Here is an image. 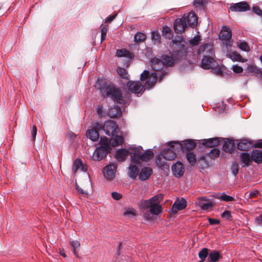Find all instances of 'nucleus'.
I'll return each instance as SVG.
<instances>
[{
    "label": "nucleus",
    "mask_w": 262,
    "mask_h": 262,
    "mask_svg": "<svg viewBox=\"0 0 262 262\" xmlns=\"http://www.w3.org/2000/svg\"><path fill=\"white\" fill-rule=\"evenodd\" d=\"M167 74V73L166 72H162L161 74L156 72H153L150 74L149 71L144 70L141 74L140 80L142 81L146 80L144 84V87L145 89L149 90L156 84L158 76L159 81L161 82L164 77Z\"/></svg>",
    "instance_id": "nucleus-1"
},
{
    "label": "nucleus",
    "mask_w": 262,
    "mask_h": 262,
    "mask_svg": "<svg viewBox=\"0 0 262 262\" xmlns=\"http://www.w3.org/2000/svg\"><path fill=\"white\" fill-rule=\"evenodd\" d=\"M100 91L103 97H111L114 101L120 104L124 103L121 91L114 85L109 84L103 86L100 89Z\"/></svg>",
    "instance_id": "nucleus-2"
},
{
    "label": "nucleus",
    "mask_w": 262,
    "mask_h": 262,
    "mask_svg": "<svg viewBox=\"0 0 262 262\" xmlns=\"http://www.w3.org/2000/svg\"><path fill=\"white\" fill-rule=\"evenodd\" d=\"M135 151L131 158L132 162L136 164H139L141 161L148 162L154 156V154L151 149H148L141 154L139 153V149L138 148H137Z\"/></svg>",
    "instance_id": "nucleus-3"
},
{
    "label": "nucleus",
    "mask_w": 262,
    "mask_h": 262,
    "mask_svg": "<svg viewBox=\"0 0 262 262\" xmlns=\"http://www.w3.org/2000/svg\"><path fill=\"white\" fill-rule=\"evenodd\" d=\"M128 90L132 93H135L137 96L139 94H142L144 92L143 86L140 81H129L127 83Z\"/></svg>",
    "instance_id": "nucleus-4"
},
{
    "label": "nucleus",
    "mask_w": 262,
    "mask_h": 262,
    "mask_svg": "<svg viewBox=\"0 0 262 262\" xmlns=\"http://www.w3.org/2000/svg\"><path fill=\"white\" fill-rule=\"evenodd\" d=\"M117 128L118 126L114 121H107L103 125V130L106 135L109 136H113L116 134Z\"/></svg>",
    "instance_id": "nucleus-5"
},
{
    "label": "nucleus",
    "mask_w": 262,
    "mask_h": 262,
    "mask_svg": "<svg viewBox=\"0 0 262 262\" xmlns=\"http://www.w3.org/2000/svg\"><path fill=\"white\" fill-rule=\"evenodd\" d=\"M187 25L183 16L177 18L173 24V28L176 33L181 34L187 29Z\"/></svg>",
    "instance_id": "nucleus-6"
},
{
    "label": "nucleus",
    "mask_w": 262,
    "mask_h": 262,
    "mask_svg": "<svg viewBox=\"0 0 262 262\" xmlns=\"http://www.w3.org/2000/svg\"><path fill=\"white\" fill-rule=\"evenodd\" d=\"M198 53L199 54L203 53V57L215 56L214 49L212 43H205L201 45L199 47Z\"/></svg>",
    "instance_id": "nucleus-7"
},
{
    "label": "nucleus",
    "mask_w": 262,
    "mask_h": 262,
    "mask_svg": "<svg viewBox=\"0 0 262 262\" xmlns=\"http://www.w3.org/2000/svg\"><path fill=\"white\" fill-rule=\"evenodd\" d=\"M117 167L116 163H111L104 168V176L108 180H112L115 178Z\"/></svg>",
    "instance_id": "nucleus-8"
},
{
    "label": "nucleus",
    "mask_w": 262,
    "mask_h": 262,
    "mask_svg": "<svg viewBox=\"0 0 262 262\" xmlns=\"http://www.w3.org/2000/svg\"><path fill=\"white\" fill-rule=\"evenodd\" d=\"M231 11L245 12L250 9V6L246 2H241L233 4L229 8Z\"/></svg>",
    "instance_id": "nucleus-9"
},
{
    "label": "nucleus",
    "mask_w": 262,
    "mask_h": 262,
    "mask_svg": "<svg viewBox=\"0 0 262 262\" xmlns=\"http://www.w3.org/2000/svg\"><path fill=\"white\" fill-rule=\"evenodd\" d=\"M187 206V202L184 198L181 200L177 199L173 204L171 209V212L172 214H176L178 211L184 209Z\"/></svg>",
    "instance_id": "nucleus-10"
},
{
    "label": "nucleus",
    "mask_w": 262,
    "mask_h": 262,
    "mask_svg": "<svg viewBox=\"0 0 262 262\" xmlns=\"http://www.w3.org/2000/svg\"><path fill=\"white\" fill-rule=\"evenodd\" d=\"M215 56L203 57L201 61V67L206 70L213 68L215 66Z\"/></svg>",
    "instance_id": "nucleus-11"
},
{
    "label": "nucleus",
    "mask_w": 262,
    "mask_h": 262,
    "mask_svg": "<svg viewBox=\"0 0 262 262\" xmlns=\"http://www.w3.org/2000/svg\"><path fill=\"white\" fill-rule=\"evenodd\" d=\"M164 66V65L162 59L155 57L151 60V67L153 70L156 72V73H159L160 74H161L162 72H166L162 70Z\"/></svg>",
    "instance_id": "nucleus-12"
},
{
    "label": "nucleus",
    "mask_w": 262,
    "mask_h": 262,
    "mask_svg": "<svg viewBox=\"0 0 262 262\" xmlns=\"http://www.w3.org/2000/svg\"><path fill=\"white\" fill-rule=\"evenodd\" d=\"M163 198L162 194H159L152 197L151 199L147 200H144L141 202V206L142 208L147 209L151 208L152 205L156 202L157 200H161Z\"/></svg>",
    "instance_id": "nucleus-13"
},
{
    "label": "nucleus",
    "mask_w": 262,
    "mask_h": 262,
    "mask_svg": "<svg viewBox=\"0 0 262 262\" xmlns=\"http://www.w3.org/2000/svg\"><path fill=\"white\" fill-rule=\"evenodd\" d=\"M110 149L105 147H98L96 148L93 155V159L96 161H100L105 157Z\"/></svg>",
    "instance_id": "nucleus-14"
},
{
    "label": "nucleus",
    "mask_w": 262,
    "mask_h": 262,
    "mask_svg": "<svg viewBox=\"0 0 262 262\" xmlns=\"http://www.w3.org/2000/svg\"><path fill=\"white\" fill-rule=\"evenodd\" d=\"M171 170L175 177L180 178L184 174V167L181 162H177L172 166Z\"/></svg>",
    "instance_id": "nucleus-15"
},
{
    "label": "nucleus",
    "mask_w": 262,
    "mask_h": 262,
    "mask_svg": "<svg viewBox=\"0 0 262 262\" xmlns=\"http://www.w3.org/2000/svg\"><path fill=\"white\" fill-rule=\"evenodd\" d=\"M182 40L183 39L181 37H179L177 39H174L172 40L173 44H176L177 46L180 45L182 48L181 50L176 51H173L174 54L177 56L180 54H181L180 56L186 55L187 53V50L185 48L184 44H182Z\"/></svg>",
    "instance_id": "nucleus-16"
},
{
    "label": "nucleus",
    "mask_w": 262,
    "mask_h": 262,
    "mask_svg": "<svg viewBox=\"0 0 262 262\" xmlns=\"http://www.w3.org/2000/svg\"><path fill=\"white\" fill-rule=\"evenodd\" d=\"M187 25L194 27L198 22V18L194 12H190L187 16H183Z\"/></svg>",
    "instance_id": "nucleus-17"
},
{
    "label": "nucleus",
    "mask_w": 262,
    "mask_h": 262,
    "mask_svg": "<svg viewBox=\"0 0 262 262\" xmlns=\"http://www.w3.org/2000/svg\"><path fill=\"white\" fill-rule=\"evenodd\" d=\"M152 173V170L148 167L142 168L139 174V179L141 181H145L148 179Z\"/></svg>",
    "instance_id": "nucleus-18"
},
{
    "label": "nucleus",
    "mask_w": 262,
    "mask_h": 262,
    "mask_svg": "<svg viewBox=\"0 0 262 262\" xmlns=\"http://www.w3.org/2000/svg\"><path fill=\"white\" fill-rule=\"evenodd\" d=\"M231 36L232 32L229 28L223 26L220 34V38L223 40L228 41L231 39Z\"/></svg>",
    "instance_id": "nucleus-19"
},
{
    "label": "nucleus",
    "mask_w": 262,
    "mask_h": 262,
    "mask_svg": "<svg viewBox=\"0 0 262 262\" xmlns=\"http://www.w3.org/2000/svg\"><path fill=\"white\" fill-rule=\"evenodd\" d=\"M235 147L234 140L227 139L224 141L223 149L226 152L232 153L234 150Z\"/></svg>",
    "instance_id": "nucleus-20"
},
{
    "label": "nucleus",
    "mask_w": 262,
    "mask_h": 262,
    "mask_svg": "<svg viewBox=\"0 0 262 262\" xmlns=\"http://www.w3.org/2000/svg\"><path fill=\"white\" fill-rule=\"evenodd\" d=\"M240 159L242 163V166L243 167L249 166L252 161L251 155L248 152H244L241 153L240 154Z\"/></svg>",
    "instance_id": "nucleus-21"
},
{
    "label": "nucleus",
    "mask_w": 262,
    "mask_h": 262,
    "mask_svg": "<svg viewBox=\"0 0 262 262\" xmlns=\"http://www.w3.org/2000/svg\"><path fill=\"white\" fill-rule=\"evenodd\" d=\"M122 112L119 106L115 105L110 108L107 112V115L110 118H116L121 115Z\"/></svg>",
    "instance_id": "nucleus-22"
},
{
    "label": "nucleus",
    "mask_w": 262,
    "mask_h": 262,
    "mask_svg": "<svg viewBox=\"0 0 262 262\" xmlns=\"http://www.w3.org/2000/svg\"><path fill=\"white\" fill-rule=\"evenodd\" d=\"M161 155L165 159L170 161L175 159L177 153L170 148L164 149Z\"/></svg>",
    "instance_id": "nucleus-23"
},
{
    "label": "nucleus",
    "mask_w": 262,
    "mask_h": 262,
    "mask_svg": "<svg viewBox=\"0 0 262 262\" xmlns=\"http://www.w3.org/2000/svg\"><path fill=\"white\" fill-rule=\"evenodd\" d=\"M128 154V151L125 149H120L117 150L115 154V158L119 162L125 161Z\"/></svg>",
    "instance_id": "nucleus-24"
},
{
    "label": "nucleus",
    "mask_w": 262,
    "mask_h": 262,
    "mask_svg": "<svg viewBox=\"0 0 262 262\" xmlns=\"http://www.w3.org/2000/svg\"><path fill=\"white\" fill-rule=\"evenodd\" d=\"M78 169H80L83 171H85L87 169L83 165L82 161L79 159H77L73 162L72 171L74 173H76Z\"/></svg>",
    "instance_id": "nucleus-25"
},
{
    "label": "nucleus",
    "mask_w": 262,
    "mask_h": 262,
    "mask_svg": "<svg viewBox=\"0 0 262 262\" xmlns=\"http://www.w3.org/2000/svg\"><path fill=\"white\" fill-rule=\"evenodd\" d=\"M251 158L252 161L259 164L262 162V151L258 149L253 150L251 152Z\"/></svg>",
    "instance_id": "nucleus-26"
},
{
    "label": "nucleus",
    "mask_w": 262,
    "mask_h": 262,
    "mask_svg": "<svg viewBox=\"0 0 262 262\" xmlns=\"http://www.w3.org/2000/svg\"><path fill=\"white\" fill-rule=\"evenodd\" d=\"M221 258L220 252L212 250L209 253L207 260L208 262H217Z\"/></svg>",
    "instance_id": "nucleus-27"
},
{
    "label": "nucleus",
    "mask_w": 262,
    "mask_h": 262,
    "mask_svg": "<svg viewBox=\"0 0 262 262\" xmlns=\"http://www.w3.org/2000/svg\"><path fill=\"white\" fill-rule=\"evenodd\" d=\"M251 146V143L247 140H241L237 144V147L238 149L243 151H247Z\"/></svg>",
    "instance_id": "nucleus-28"
},
{
    "label": "nucleus",
    "mask_w": 262,
    "mask_h": 262,
    "mask_svg": "<svg viewBox=\"0 0 262 262\" xmlns=\"http://www.w3.org/2000/svg\"><path fill=\"white\" fill-rule=\"evenodd\" d=\"M220 140L219 138H210L207 140H205L203 142V144L207 147H213L217 146L219 145Z\"/></svg>",
    "instance_id": "nucleus-29"
},
{
    "label": "nucleus",
    "mask_w": 262,
    "mask_h": 262,
    "mask_svg": "<svg viewBox=\"0 0 262 262\" xmlns=\"http://www.w3.org/2000/svg\"><path fill=\"white\" fill-rule=\"evenodd\" d=\"M128 174L130 178L135 179L139 174L138 167L136 165H130L128 168Z\"/></svg>",
    "instance_id": "nucleus-30"
},
{
    "label": "nucleus",
    "mask_w": 262,
    "mask_h": 262,
    "mask_svg": "<svg viewBox=\"0 0 262 262\" xmlns=\"http://www.w3.org/2000/svg\"><path fill=\"white\" fill-rule=\"evenodd\" d=\"M168 146L175 151L176 153L181 150L184 151L183 143H181L179 141L170 142L168 143Z\"/></svg>",
    "instance_id": "nucleus-31"
},
{
    "label": "nucleus",
    "mask_w": 262,
    "mask_h": 262,
    "mask_svg": "<svg viewBox=\"0 0 262 262\" xmlns=\"http://www.w3.org/2000/svg\"><path fill=\"white\" fill-rule=\"evenodd\" d=\"M116 56L119 57H125L128 59H132L134 55L126 49H122L117 51Z\"/></svg>",
    "instance_id": "nucleus-32"
},
{
    "label": "nucleus",
    "mask_w": 262,
    "mask_h": 262,
    "mask_svg": "<svg viewBox=\"0 0 262 262\" xmlns=\"http://www.w3.org/2000/svg\"><path fill=\"white\" fill-rule=\"evenodd\" d=\"M86 135L88 138H90L93 141H97L99 137V132L92 128L88 130Z\"/></svg>",
    "instance_id": "nucleus-33"
},
{
    "label": "nucleus",
    "mask_w": 262,
    "mask_h": 262,
    "mask_svg": "<svg viewBox=\"0 0 262 262\" xmlns=\"http://www.w3.org/2000/svg\"><path fill=\"white\" fill-rule=\"evenodd\" d=\"M162 60L164 66L166 67H172L175 63V59L169 55H163L162 56Z\"/></svg>",
    "instance_id": "nucleus-34"
},
{
    "label": "nucleus",
    "mask_w": 262,
    "mask_h": 262,
    "mask_svg": "<svg viewBox=\"0 0 262 262\" xmlns=\"http://www.w3.org/2000/svg\"><path fill=\"white\" fill-rule=\"evenodd\" d=\"M184 151L191 150L196 146V143L192 140L188 139L185 140L183 143Z\"/></svg>",
    "instance_id": "nucleus-35"
},
{
    "label": "nucleus",
    "mask_w": 262,
    "mask_h": 262,
    "mask_svg": "<svg viewBox=\"0 0 262 262\" xmlns=\"http://www.w3.org/2000/svg\"><path fill=\"white\" fill-rule=\"evenodd\" d=\"M161 200H157L156 202L152 205L151 208L150 209V213L155 215H158L162 211L161 207L159 203Z\"/></svg>",
    "instance_id": "nucleus-36"
},
{
    "label": "nucleus",
    "mask_w": 262,
    "mask_h": 262,
    "mask_svg": "<svg viewBox=\"0 0 262 262\" xmlns=\"http://www.w3.org/2000/svg\"><path fill=\"white\" fill-rule=\"evenodd\" d=\"M73 254L77 256L78 250L80 248V243L77 241H71L70 243Z\"/></svg>",
    "instance_id": "nucleus-37"
},
{
    "label": "nucleus",
    "mask_w": 262,
    "mask_h": 262,
    "mask_svg": "<svg viewBox=\"0 0 262 262\" xmlns=\"http://www.w3.org/2000/svg\"><path fill=\"white\" fill-rule=\"evenodd\" d=\"M196 204L199 206L202 209L205 210L209 209L213 206V203L211 201L204 203L203 202H201L200 200L197 201Z\"/></svg>",
    "instance_id": "nucleus-38"
},
{
    "label": "nucleus",
    "mask_w": 262,
    "mask_h": 262,
    "mask_svg": "<svg viewBox=\"0 0 262 262\" xmlns=\"http://www.w3.org/2000/svg\"><path fill=\"white\" fill-rule=\"evenodd\" d=\"M186 158L188 162L191 166H194L196 162V156L192 152H188L186 155Z\"/></svg>",
    "instance_id": "nucleus-39"
},
{
    "label": "nucleus",
    "mask_w": 262,
    "mask_h": 262,
    "mask_svg": "<svg viewBox=\"0 0 262 262\" xmlns=\"http://www.w3.org/2000/svg\"><path fill=\"white\" fill-rule=\"evenodd\" d=\"M162 35L165 38L170 39L172 37L171 30L168 26H164L162 30Z\"/></svg>",
    "instance_id": "nucleus-40"
},
{
    "label": "nucleus",
    "mask_w": 262,
    "mask_h": 262,
    "mask_svg": "<svg viewBox=\"0 0 262 262\" xmlns=\"http://www.w3.org/2000/svg\"><path fill=\"white\" fill-rule=\"evenodd\" d=\"M123 142V139L121 136H116L111 140V144L113 146H117L121 145Z\"/></svg>",
    "instance_id": "nucleus-41"
},
{
    "label": "nucleus",
    "mask_w": 262,
    "mask_h": 262,
    "mask_svg": "<svg viewBox=\"0 0 262 262\" xmlns=\"http://www.w3.org/2000/svg\"><path fill=\"white\" fill-rule=\"evenodd\" d=\"M146 35L140 32H137L134 36L135 41L137 42H143L146 39Z\"/></svg>",
    "instance_id": "nucleus-42"
},
{
    "label": "nucleus",
    "mask_w": 262,
    "mask_h": 262,
    "mask_svg": "<svg viewBox=\"0 0 262 262\" xmlns=\"http://www.w3.org/2000/svg\"><path fill=\"white\" fill-rule=\"evenodd\" d=\"M117 72L122 78H124L127 80L129 79V75H128V72L125 69L118 68L117 69Z\"/></svg>",
    "instance_id": "nucleus-43"
},
{
    "label": "nucleus",
    "mask_w": 262,
    "mask_h": 262,
    "mask_svg": "<svg viewBox=\"0 0 262 262\" xmlns=\"http://www.w3.org/2000/svg\"><path fill=\"white\" fill-rule=\"evenodd\" d=\"M231 58L233 61H241L242 62H246L247 60L243 58L242 56L236 52L232 53L231 55Z\"/></svg>",
    "instance_id": "nucleus-44"
},
{
    "label": "nucleus",
    "mask_w": 262,
    "mask_h": 262,
    "mask_svg": "<svg viewBox=\"0 0 262 262\" xmlns=\"http://www.w3.org/2000/svg\"><path fill=\"white\" fill-rule=\"evenodd\" d=\"M209 250L207 248H203L198 254V256L199 258L203 260H205V258L209 256Z\"/></svg>",
    "instance_id": "nucleus-45"
},
{
    "label": "nucleus",
    "mask_w": 262,
    "mask_h": 262,
    "mask_svg": "<svg viewBox=\"0 0 262 262\" xmlns=\"http://www.w3.org/2000/svg\"><path fill=\"white\" fill-rule=\"evenodd\" d=\"M161 35L158 32H152L151 39L154 43L159 44L160 43Z\"/></svg>",
    "instance_id": "nucleus-46"
},
{
    "label": "nucleus",
    "mask_w": 262,
    "mask_h": 262,
    "mask_svg": "<svg viewBox=\"0 0 262 262\" xmlns=\"http://www.w3.org/2000/svg\"><path fill=\"white\" fill-rule=\"evenodd\" d=\"M220 154V151L219 149L214 148H213L208 154L209 157L213 159L219 157Z\"/></svg>",
    "instance_id": "nucleus-47"
},
{
    "label": "nucleus",
    "mask_w": 262,
    "mask_h": 262,
    "mask_svg": "<svg viewBox=\"0 0 262 262\" xmlns=\"http://www.w3.org/2000/svg\"><path fill=\"white\" fill-rule=\"evenodd\" d=\"M220 199L225 202H232L235 201V199L233 197L227 195L224 192L221 194Z\"/></svg>",
    "instance_id": "nucleus-48"
},
{
    "label": "nucleus",
    "mask_w": 262,
    "mask_h": 262,
    "mask_svg": "<svg viewBox=\"0 0 262 262\" xmlns=\"http://www.w3.org/2000/svg\"><path fill=\"white\" fill-rule=\"evenodd\" d=\"M200 41L201 37L199 35H197L189 40V43L192 46H196L199 44Z\"/></svg>",
    "instance_id": "nucleus-49"
},
{
    "label": "nucleus",
    "mask_w": 262,
    "mask_h": 262,
    "mask_svg": "<svg viewBox=\"0 0 262 262\" xmlns=\"http://www.w3.org/2000/svg\"><path fill=\"white\" fill-rule=\"evenodd\" d=\"M248 72L249 73H253L255 74H260L262 71L257 68V67L254 65H249L248 67Z\"/></svg>",
    "instance_id": "nucleus-50"
},
{
    "label": "nucleus",
    "mask_w": 262,
    "mask_h": 262,
    "mask_svg": "<svg viewBox=\"0 0 262 262\" xmlns=\"http://www.w3.org/2000/svg\"><path fill=\"white\" fill-rule=\"evenodd\" d=\"M231 171L232 174L236 176L238 173L239 171V164L237 162L233 163L231 165Z\"/></svg>",
    "instance_id": "nucleus-51"
},
{
    "label": "nucleus",
    "mask_w": 262,
    "mask_h": 262,
    "mask_svg": "<svg viewBox=\"0 0 262 262\" xmlns=\"http://www.w3.org/2000/svg\"><path fill=\"white\" fill-rule=\"evenodd\" d=\"M237 46L243 51H248L249 50V47L246 41L238 42Z\"/></svg>",
    "instance_id": "nucleus-52"
},
{
    "label": "nucleus",
    "mask_w": 262,
    "mask_h": 262,
    "mask_svg": "<svg viewBox=\"0 0 262 262\" xmlns=\"http://www.w3.org/2000/svg\"><path fill=\"white\" fill-rule=\"evenodd\" d=\"M99 143L101 145V147H105L106 148L110 149V147L108 145V139L107 138H101Z\"/></svg>",
    "instance_id": "nucleus-53"
},
{
    "label": "nucleus",
    "mask_w": 262,
    "mask_h": 262,
    "mask_svg": "<svg viewBox=\"0 0 262 262\" xmlns=\"http://www.w3.org/2000/svg\"><path fill=\"white\" fill-rule=\"evenodd\" d=\"M107 32V28L106 26H103L101 30V42L106 39V34Z\"/></svg>",
    "instance_id": "nucleus-54"
},
{
    "label": "nucleus",
    "mask_w": 262,
    "mask_h": 262,
    "mask_svg": "<svg viewBox=\"0 0 262 262\" xmlns=\"http://www.w3.org/2000/svg\"><path fill=\"white\" fill-rule=\"evenodd\" d=\"M221 216L223 218L226 219V220H231L232 216H231V213L229 211L226 210V211H224L222 213Z\"/></svg>",
    "instance_id": "nucleus-55"
},
{
    "label": "nucleus",
    "mask_w": 262,
    "mask_h": 262,
    "mask_svg": "<svg viewBox=\"0 0 262 262\" xmlns=\"http://www.w3.org/2000/svg\"><path fill=\"white\" fill-rule=\"evenodd\" d=\"M252 10L256 15L262 17V10L258 6H253Z\"/></svg>",
    "instance_id": "nucleus-56"
},
{
    "label": "nucleus",
    "mask_w": 262,
    "mask_h": 262,
    "mask_svg": "<svg viewBox=\"0 0 262 262\" xmlns=\"http://www.w3.org/2000/svg\"><path fill=\"white\" fill-rule=\"evenodd\" d=\"M259 194V191L256 190H253L249 192L248 194V198L249 199L255 198Z\"/></svg>",
    "instance_id": "nucleus-57"
},
{
    "label": "nucleus",
    "mask_w": 262,
    "mask_h": 262,
    "mask_svg": "<svg viewBox=\"0 0 262 262\" xmlns=\"http://www.w3.org/2000/svg\"><path fill=\"white\" fill-rule=\"evenodd\" d=\"M232 70L235 73H241L243 72V69L242 67L238 66L237 65H234L232 67Z\"/></svg>",
    "instance_id": "nucleus-58"
},
{
    "label": "nucleus",
    "mask_w": 262,
    "mask_h": 262,
    "mask_svg": "<svg viewBox=\"0 0 262 262\" xmlns=\"http://www.w3.org/2000/svg\"><path fill=\"white\" fill-rule=\"evenodd\" d=\"M112 198L115 200H119L122 198V195L117 192H113L112 193Z\"/></svg>",
    "instance_id": "nucleus-59"
},
{
    "label": "nucleus",
    "mask_w": 262,
    "mask_h": 262,
    "mask_svg": "<svg viewBox=\"0 0 262 262\" xmlns=\"http://www.w3.org/2000/svg\"><path fill=\"white\" fill-rule=\"evenodd\" d=\"M92 128L99 132V130H101L102 128L103 129V126H102V124L100 123H96L94 124Z\"/></svg>",
    "instance_id": "nucleus-60"
},
{
    "label": "nucleus",
    "mask_w": 262,
    "mask_h": 262,
    "mask_svg": "<svg viewBox=\"0 0 262 262\" xmlns=\"http://www.w3.org/2000/svg\"><path fill=\"white\" fill-rule=\"evenodd\" d=\"M36 134H37V128H36V126L33 125L32 127V130H31V134L32 136L33 141L35 140V139L36 136Z\"/></svg>",
    "instance_id": "nucleus-61"
},
{
    "label": "nucleus",
    "mask_w": 262,
    "mask_h": 262,
    "mask_svg": "<svg viewBox=\"0 0 262 262\" xmlns=\"http://www.w3.org/2000/svg\"><path fill=\"white\" fill-rule=\"evenodd\" d=\"M208 222L210 225H215L220 224V221L217 219L208 218Z\"/></svg>",
    "instance_id": "nucleus-62"
},
{
    "label": "nucleus",
    "mask_w": 262,
    "mask_h": 262,
    "mask_svg": "<svg viewBox=\"0 0 262 262\" xmlns=\"http://www.w3.org/2000/svg\"><path fill=\"white\" fill-rule=\"evenodd\" d=\"M76 190L78 191V192L81 193L82 194H83L84 196H86L88 195V193L83 190V189H82L78 185L76 184Z\"/></svg>",
    "instance_id": "nucleus-63"
},
{
    "label": "nucleus",
    "mask_w": 262,
    "mask_h": 262,
    "mask_svg": "<svg viewBox=\"0 0 262 262\" xmlns=\"http://www.w3.org/2000/svg\"><path fill=\"white\" fill-rule=\"evenodd\" d=\"M255 148H262V140H257L254 144Z\"/></svg>",
    "instance_id": "nucleus-64"
}]
</instances>
